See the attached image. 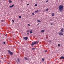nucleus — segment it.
Segmentation results:
<instances>
[{
	"label": "nucleus",
	"mask_w": 64,
	"mask_h": 64,
	"mask_svg": "<svg viewBox=\"0 0 64 64\" xmlns=\"http://www.w3.org/2000/svg\"><path fill=\"white\" fill-rule=\"evenodd\" d=\"M48 8H47L46 9V11H48Z\"/></svg>",
	"instance_id": "f3484780"
},
{
	"label": "nucleus",
	"mask_w": 64,
	"mask_h": 64,
	"mask_svg": "<svg viewBox=\"0 0 64 64\" xmlns=\"http://www.w3.org/2000/svg\"><path fill=\"white\" fill-rule=\"evenodd\" d=\"M61 31L62 32H64V28H62L61 30Z\"/></svg>",
	"instance_id": "0eeeda50"
},
{
	"label": "nucleus",
	"mask_w": 64,
	"mask_h": 64,
	"mask_svg": "<svg viewBox=\"0 0 64 64\" xmlns=\"http://www.w3.org/2000/svg\"><path fill=\"white\" fill-rule=\"evenodd\" d=\"M6 36H7V34H6Z\"/></svg>",
	"instance_id": "f704fd0d"
},
{
	"label": "nucleus",
	"mask_w": 64,
	"mask_h": 64,
	"mask_svg": "<svg viewBox=\"0 0 64 64\" xmlns=\"http://www.w3.org/2000/svg\"><path fill=\"white\" fill-rule=\"evenodd\" d=\"M19 18H21V16H19Z\"/></svg>",
	"instance_id": "a211bd4d"
},
{
	"label": "nucleus",
	"mask_w": 64,
	"mask_h": 64,
	"mask_svg": "<svg viewBox=\"0 0 64 64\" xmlns=\"http://www.w3.org/2000/svg\"><path fill=\"white\" fill-rule=\"evenodd\" d=\"M45 52H47V50H46Z\"/></svg>",
	"instance_id": "473e14b6"
},
{
	"label": "nucleus",
	"mask_w": 64,
	"mask_h": 64,
	"mask_svg": "<svg viewBox=\"0 0 64 64\" xmlns=\"http://www.w3.org/2000/svg\"><path fill=\"white\" fill-rule=\"evenodd\" d=\"M40 23H39L38 24H37V25H39V24Z\"/></svg>",
	"instance_id": "c9c22d12"
},
{
	"label": "nucleus",
	"mask_w": 64,
	"mask_h": 64,
	"mask_svg": "<svg viewBox=\"0 0 64 64\" xmlns=\"http://www.w3.org/2000/svg\"><path fill=\"white\" fill-rule=\"evenodd\" d=\"M8 51L10 55H13V53L11 52L10 51L8 50Z\"/></svg>",
	"instance_id": "f03ea898"
},
{
	"label": "nucleus",
	"mask_w": 64,
	"mask_h": 64,
	"mask_svg": "<svg viewBox=\"0 0 64 64\" xmlns=\"http://www.w3.org/2000/svg\"><path fill=\"white\" fill-rule=\"evenodd\" d=\"M36 42H37V43H38V42H39V41H37Z\"/></svg>",
	"instance_id": "c85d7f7f"
},
{
	"label": "nucleus",
	"mask_w": 64,
	"mask_h": 64,
	"mask_svg": "<svg viewBox=\"0 0 64 64\" xmlns=\"http://www.w3.org/2000/svg\"><path fill=\"white\" fill-rule=\"evenodd\" d=\"M60 58L61 59H64V57L62 56L61 57H60Z\"/></svg>",
	"instance_id": "39448f33"
},
{
	"label": "nucleus",
	"mask_w": 64,
	"mask_h": 64,
	"mask_svg": "<svg viewBox=\"0 0 64 64\" xmlns=\"http://www.w3.org/2000/svg\"><path fill=\"white\" fill-rule=\"evenodd\" d=\"M54 14H55V13H52V16H54Z\"/></svg>",
	"instance_id": "9b49d317"
},
{
	"label": "nucleus",
	"mask_w": 64,
	"mask_h": 64,
	"mask_svg": "<svg viewBox=\"0 0 64 64\" xmlns=\"http://www.w3.org/2000/svg\"><path fill=\"white\" fill-rule=\"evenodd\" d=\"M12 21L13 22V23H14V20H12Z\"/></svg>",
	"instance_id": "5701e85b"
},
{
	"label": "nucleus",
	"mask_w": 64,
	"mask_h": 64,
	"mask_svg": "<svg viewBox=\"0 0 64 64\" xmlns=\"http://www.w3.org/2000/svg\"><path fill=\"white\" fill-rule=\"evenodd\" d=\"M38 10H37L36 11H35V13H38Z\"/></svg>",
	"instance_id": "f8f14e48"
},
{
	"label": "nucleus",
	"mask_w": 64,
	"mask_h": 64,
	"mask_svg": "<svg viewBox=\"0 0 64 64\" xmlns=\"http://www.w3.org/2000/svg\"><path fill=\"white\" fill-rule=\"evenodd\" d=\"M30 33H33V32H32V31H30Z\"/></svg>",
	"instance_id": "393cba45"
},
{
	"label": "nucleus",
	"mask_w": 64,
	"mask_h": 64,
	"mask_svg": "<svg viewBox=\"0 0 64 64\" xmlns=\"http://www.w3.org/2000/svg\"><path fill=\"white\" fill-rule=\"evenodd\" d=\"M14 5L13 4V5H12V6H10L9 7V8H12L13 7H14Z\"/></svg>",
	"instance_id": "423d86ee"
},
{
	"label": "nucleus",
	"mask_w": 64,
	"mask_h": 64,
	"mask_svg": "<svg viewBox=\"0 0 64 64\" xmlns=\"http://www.w3.org/2000/svg\"><path fill=\"white\" fill-rule=\"evenodd\" d=\"M45 28H46V27H45Z\"/></svg>",
	"instance_id": "ea45409f"
},
{
	"label": "nucleus",
	"mask_w": 64,
	"mask_h": 64,
	"mask_svg": "<svg viewBox=\"0 0 64 64\" xmlns=\"http://www.w3.org/2000/svg\"><path fill=\"white\" fill-rule=\"evenodd\" d=\"M48 0H47V1H46V3H47V2H48Z\"/></svg>",
	"instance_id": "c756f323"
},
{
	"label": "nucleus",
	"mask_w": 64,
	"mask_h": 64,
	"mask_svg": "<svg viewBox=\"0 0 64 64\" xmlns=\"http://www.w3.org/2000/svg\"><path fill=\"white\" fill-rule=\"evenodd\" d=\"M49 42H51V40H49Z\"/></svg>",
	"instance_id": "58836bf2"
},
{
	"label": "nucleus",
	"mask_w": 64,
	"mask_h": 64,
	"mask_svg": "<svg viewBox=\"0 0 64 64\" xmlns=\"http://www.w3.org/2000/svg\"><path fill=\"white\" fill-rule=\"evenodd\" d=\"M4 0V1H6V0Z\"/></svg>",
	"instance_id": "4c0bfd02"
},
{
	"label": "nucleus",
	"mask_w": 64,
	"mask_h": 64,
	"mask_svg": "<svg viewBox=\"0 0 64 64\" xmlns=\"http://www.w3.org/2000/svg\"><path fill=\"white\" fill-rule=\"evenodd\" d=\"M27 34L28 35H29V33H27Z\"/></svg>",
	"instance_id": "e433bc0d"
},
{
	"label": "nucleus",
	"mask_w": 64,
	"mask_h": 64,
	"mask_svg": "<svg viewBox=\"0 0 64 64\" xmlns=\"http://www.w3.org/2000/svg\"><path fill=\"white\" fill-rule=\"evenodd\" d=\"M37 21L38 22H41V21H40V20H37Z\"/></svg>",
	"instance_id": "4468645a"
},
{
	"label": "nucleus",
	"mask_w": 64,
	"mask_h": 64,
	"mask_svg": "<svg viewBox=\"0 0 64 64\" xmlns=\"http://www.w3.org/2000/svg\"><path fill=\"white\" fill-rule=\"evenodd\" d=\"M34 49H35V48H32V50H34Z\"/></svg>",
	"instance_id": "dca6fc26"
},
{
	"label": "nucleus",
	"mask_w": 64,
	"mask_h": 64,
	"mask_svg": "<svg viewBox=\"0 0 64 64\" xmlns=\"http://www.w3.org/2000/svg\"><path fill=\"white\" fill-rule=\"evenodd\" d=\"M44 31H45V30H41V32H42V33L44 32Z\"/></svg>",
	"instance_id": "9d476101"
},
{
	"label": "nucleus",
	"mask_w": 64,
	"mask_h": 64,
	"mask_svg": "<svg viewBox=\"0 0 64 64\" xmlns=\"http://www.w3.org/2000/svg\"><path fill=\"white\" fill-rule=\"evenodd\" d=\"M18 62H20V60H19V58H18Z\"/></svg>",
	"instance_id": "aec40b11"
},
{
	"label": "nucleus",
	"mask_w": 64,
	"mask_h": 64,
	"mask_svg": "<svg viewBox=\"0 0 64 64\" xmlns=\"http://www.w3.org/2000/svg\"><path fill=\"white\" fill-rule=\"evenodd\" d=\"M34 43L33 42H32V44H31V45L32 46H33V45H34Z\"/></svg>",
	"instance_id": "ddd939ff"
},
{
	"label": "nucleus",
	"mask_w": 64,
	"mask_h": 64,
	"mask_svg": "<svg viewBox=\"0 0 64 64\" xmlns=\"http://www.w3.org/2000/svg\"><path fill=\"white\" fill-rule=\"evenodd\" d=\"M27 32H30V30H28L27 31Z\"/></svg>",
	"instance_id": "a878e982"
},
{
	"label": "nucleus",
	"mask_w": 64,
	"mask_h": 64,
	"mask_svg": "<svg viewBox=\"0 0 64 64\" xmlns=\"http://www.w3.org/2000/svg\"><path fill=\"white\" fill-rule=\"evenodd\" d=\"M37 6V4H36L34 5V6Z\"/></svg>",
	"instance_id": "4be33fe9"
},
{
	"label": "nucleus",
	"mask_w": 64,
	"mask_h": 64,
	"mask_svg": "<svg viewBox=\"0 0 64 64\" xmlns=\"http://www.w3.org/2000/svg\"><path fill=\"white\" fill-rule=\"evenodd\" d=\"M34 44H36V42H34Z\"/></svg>",
	"instance_id": "6ab92c4d"
},
{
	"label": "nucleus",
	"mask_w": 64,
	"mask_h": 64,
	"mask_svg": "<svg viewBox=\"0 0 64 64\" xmlns=\"http://www.w3.org/2000/svg\"><path fill=\"white\" fill-rule=\"evenodd\" d=\"M8 2L10 3H12V1L10 0H9Z\"/></svg>",
	"instance_id": "1a4fd4ad"
},
{
	"label": "nucleus",
	"mask_w": 64,
	"mask_h": 64,
	"mask_svg": "<svg viewBox=\"0 0 64 64\" xmlns=\"http://www.w3.org/2000/svg\"><path fill=\"white\" fill-rule=\"evenodd\" d=\"M42 61H44V59L42 58Z\"/></svg>",
	"instance_id": "2eb2a0df"
},
{
	"label": "nucleus",
	"mask_w": 64,
	"mask_h": 64,
	"mask_svg": "<svg viewBox=\"0 0 64 64\" xmlns=\"http://www.w3.org/2000/svg\"><path fill=\"white\" fill-rule=\"evenodd\" d=\"M28 38L27 37H25L23 38L25 40H27L28 39Z\"/></svg>",
	"instance_id": "7ed1b4c3"
},
{
	"label": "nucleus",
	"mask_w": 64,
	"mask_h": 64,
	"mask_svg": "<svg viewBox=\"0 0 64 64\" xmlns=\"http://www.w3.org/2000/svg\"><path fill=\"white\" fill-rule=\"evenodd\" d=\"M3 43H4V44H5V42H4Z\"/></svg>",
	"instance_id": "72a5a7b5"
},
{
	"label": "nucleus",
	"mask_w": 64,
	"mask_h": 64,
	"mask_svg": "<svg viewBox=\"0 0 64 64\" xmlns=\"http://www.w3.org/2000/svg\"><path fill=\"white\" fill-rule=\"evenodd\" d=\"M58 47H60V44H58Z\"/></svg>",
	"instance_id": "b1692460"
},
{
	"label": "nucleus",
	"mask_w": 64,
	"mask_h": 64,
	"mask_svg": "<svg viewBox=\"0 0 64 64\" xmlns=\"http://www.w3.org/2000/svg\"><path fill=\"white\" fill-rule=\"evenodd\" d=\"M28 26H30V25L29 24H28Z\"/></svg>",
	"instance_id": "bb28decb"
},
{
	"label": "nucleus",
	"mask_w": 64,
	"mask_h": 64,
	"mask_svg": "<svg viewBox=\"0 0 64 64\" xmlns=\"http://www.w3.org/2000/svg\"><path fill=\"white\" fill-rule=\"evenodd\" d=\"M1 21H2V22H4V20H1Z\"/></svg>",
	"instance_id": "412c9836"
},
{
	"label": "nucleus",
	"mask_w": 64,
	"mask_h": 64,
	"mask_svg": "<svg viewBox=\"0 0 64 64\" xmlns=\"http://www.w3.org/2000/svg\"><path fill=\"white\" fill-rule=\"evenodd\" d=\"M50 25H53V23H52Z\"/></svg>",
	"instance_id": "cd10ccee"
},
{
	"label": "nucleus",
	"mask_w": 64,
	"mask_h": 64,
	"mask_svg": "<svg viewBox=\"0 0 64 64\" xmlns=\"http://www.w3.org/2000/svg\"><path fill=\"white\" fill-rule=\"evenodd\" d=\"M29 4H27V5H28H28H29Z\"/></svg>",
	"instance_id": "2f4dec72"
},
{
	"label": "nucleus",
	"mask_w": 64,
	"mask_h": 64,
	"mask_svg": "<svg viewBox=\"0 0 64 64\" xmlns=\"http://www.w3.org/2000/svg\"><path fill=\"white\" fill-rule=\"evenodd\" d=\"M24 58L25 60H28V59H27V58H26V57H24Z\"/></svg>",
	"instance_id": "6e6552de"
},
{
	"label": "nucleus",
	"mask_w": 64,
	"mask_h": 64,
	"mask_svg": "<svg viewBox=\"0 0 64 64\" xmlns=\"http://www.w3.org/2000/svg\"><path fill=\"white\" fill-rule=\"evenodd\" d=\"M64 8V6L62 5H60L58 6V9L60 12H62L63 11Z\"/></svg>",
	"instance_id": "f257e3e1"
},
{
	"label": "nucleus",
	"mask_w": 64,
	"mask_h": 64,
	"mask_svg": "<svg viewBox=\"0 0 64 64\" xmlns=\"http://www.w3.org/2000/svg\"><path fill=\"white\" fill-rule=\"evenodd\" d=\"M32 15H34V13H32Z\"/></svg>",
	"instance_id": "7c9ffc66"
},
{
	"label": "nucleus",
	"mask_w": 64,
	"mask_h": 64,
	"mask_svg": "<svg viewBox=\"0 0 64 64\" xmlns=\"http://www.w3.org/2000/svg\"><path fill=\"white\" fill-rule=\"evenodd\" d=\"M59 35L60 36H62L63 34V33L62 32H60L59 33Z\"/></svg>",
	"instance_id": "20e7f679"
}]
</instances>
